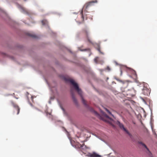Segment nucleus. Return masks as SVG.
Returning <instances> with one entry per match:
<instances>
[{"instance_id":"nucleus-14","label":"nucleus","mask_w":157,"mask_h":157,"mask_svg":"<svg viewBox=\"0 0 157 157\" xmlns=\"http://www.w3.org/2000/svg\"><path fill=\"white\" fill-rule=\"evenodd\" d=\"M106 110L107 112L110 115H111L113 117V116L112 114L109 111V110L107 109H105Z\"/></svg>"},{"instance_id":"nucleus-6","label":"nucleus","mask_w":157,"mask_h":157,"mask_svg":"<svg viewBox=\"0 0 157 157\" xmlns=\"http://www.w3.org/2000/svg\"><path fill=\"white\" fill-rule=\"evenodd\" d=\"M150 91L149 89L146 87H144L142 89V93L146 95H148L150 93Z\"/></svg>"},{"instance_id":"nucleus-11","label":"nucleus","mask_w":157,"mask_h":157,"mask_svg":"<svg viewBox=\"0 0 157 157\" xmlns=\"http://www.w3.org/2000/svg\"><path fill=\"white\" fill-rule=\"evenodd\" d=\"M139 144H140L142 145L144 147L147 149V150L148 151H149V152H150V151L148 149V148L147 147V146H146V145L145 144H144V143H143L141 142H139Z\"/></svg>"},{"instance_id":"nucleus-7","label":"nucleus","mask_w":157,"mask_h":157,"mask_svg":"<svg viewBox=\"0 0 157 157\" xmlns=\"http://www.w3.org/2000/svg\"><path fill=\"white\" fill-rule=\"evenodd\" d=\"M118 125L120 127L121 129L123 130L125 132L127 133L130 135V134L128 130L124 127L123 125L121 124L120 122H118Z\"/></svg>"},{"instance_id":"nucleus-18","label":"nucleus","mask_w":157,"mask_h":157,"mask_svg":"<svg viewBox=\"0 0 157 157\" xmlns=\"http://www.w3.org/2000/svg\"><path fill=\"white\" fill-rule=\"evenodd\" d=\"M116 79L117 80V81H120V82H121V80H120L119 79H117V78Z\"/></svg>"},{"instance_id":"nucleus-20","label":"nucleus","mask_w":157,"mask_h":157,"mask_svg":"<svg viewBox=\"0 0 157 157\" xmlns=\"http://www.w3.org/2000/svg\"><path fill=\"white\" fill-rule=\"evenodd\" d=\"M106 117L108 118H109V117L107 115H106Z\"/></svg>"},{"instance_id":"nucleus-5","label":"nucleus","mask_w":157,"mask_h":157,"mask_svg":"<svg viewBox=\"0 0 157 157\" xmlns=\"http://www.w3.org/2000/svg\"><path fill=\"white\" fill-rule=\"evenodd\" d=\"M87 156L89 157H102L101 155L98 154L95 152H93L92 153H89Z\"/></svg>"},{"instance_id":"nucleus-1","label":"nucleus","mask_w":157,"mask_h":157,"mask_svg":"<svg viewBox=\"0 0 157 157\" xmlns=\"http://www.w3.org/2000/svg\"><path fill=\"white\" fill-rule=\"evenodd\" d=\"M65 80L69 82L72 85L74 86L75 90L77 92L78 94L80 95L81 97L82 101L84 104L85 105H86L85 100L83 99L82 97V92L81 90L79 88L78 84L76 83L74 81L70 78H65Z\"/></svg>"},{"instance_id":"nucleus-17","label":"nucleus","mask_w":157,"mask_h":157,"mask_svg":"<svg viewBox=\"0 0 157 157\" xmlns=\"http://www.w3.org/2000/svg\"><path fill=\"white\" fill-rule=\"evenodd\" d=\"M106 69L108 70L109 71H110V70L109 67H108V66L106 68Z\"/></svg>"},{"instance_id":"nucleus-2","label":"nucleus","mask_w":157,"mask_h":157,"mask_svg":"<svg viewBox=\"0 0 157 157\" xmlns=\"http://www.w3.org/2000/svg\"><path fill=\"white\" fill-rule=\"evenodd\" d=\"M97 0H94L92 1H91L87 3H86L83 7V9L82 10V11L80 12V14L81 16V20L79 21V23H81L83 22L84 18V16L83 14V9L84 8H85L86 9H87L90 7L93 6V5L94 3H97Z\"/></svg>"},{"instance_id":"nucleus-3","label":"nucleus","mask_w":157,"mask_h":157,"mask_svg":"<svg viewBox=\"0 0 157 157\" xmlns=\"http://www.w3.org/2000/svg\"><path fill=\"white\" fill-rule=\"evenodd\" d=\"M83 33L84 35L86 36V37L88 41L90 43H92V41L90 39V38L89 36V32L86 29H84L83 30Z\"/></svg>"},{"instance_id":"nucleus-9","label":"nucleus","mask_w":157,"mask_h":157,"mask_svg":"<svg viewBox=\"0 0 157 157\" xmlns=\"http://www.w3.org/2000/svg\"><path fill=\"white\" fill-rule=\"evenodd\" d=\"M71 94L72 98L73 100V101L75 103H76L77 102V100L75 98L74 94V93H73V91L72 90H71Z\"/></svg>"},{"instance_id":"nucleus-21","label":"nucleus","mask_w":157,"mask_h":157,"mask_svg":"<svg viewBox=\"0 0 157 157\" xmlns=\"http://www.w3.org/2000/svg\"><path fill=\"white\" fill-rule=\"evenodd\" d=\"M61 108H62V110H63V111L64 110V109L63 107H61Z\"/></svg>"},{"instance_id":"nucleus-24","label":"nucleus","mask_w":157,"mask_h":157,"mask_svg":"<svg viewBox=\"0 0 157 157\" xmlns=\"http://www.w3.org/2000/svg\"><path fill=\"white\" fill-rule=\"evenodd\" d=\"M25 1H26L27 0H24Z\"/></svg>"},{"instance_id":"nucleus-19","label":"nucleus","mask_w":157,"mask_h":157,"mask_svg":"<svg viewBox=\"0 0 157 157\" xmlns=\"http://www.w3.org/2000/svg\"><path fill=\"white\" fill-rule=\"evenodd\" d=\"M122 75V71L121 70V75Z\"/></svg>"},{"instance_id":"nucleus-10","label":"nucleus","mask_w":157,"mask_h":157,"mask_svg":"<svg viewBox=\"0 0 157 157\" xmlns=\"http://www.w3.org/2000/svg\"><path fill=\"white\" fill-rule=\"evenodd\" d=\"M84 145V144H83L82 145H81L79 143H76L75 144V147L76 148H80L83 147V145Z\"/></svg>"},{"instance_id":"nucleus-4","label":"nucleus","mask_w":157,"mask_h":157,"mask_svg":"<svg viewBox=\"0 0 157 157\" xmlns=\"http://www.w3.org/2000/svg\"><path fill=\"white\" fill-rule=\"evenodd\" d=\"M10 102L12 105L17 109V114H18L20 112V108L13 101H10Z\"/></svg>"},{"instance_id":"nucleus-12","label":"nucleus","mask_w":157,"mask_h":157,"mask_svg":"<svg viewBox=\"0 0 157 157\" xmlns=\"http://www.w3.org/2000/svg\"><path fill=\"white\" fill-rule=\"evenodd\" d=\"M27 35L33 37V38H37V36L36 35H35V34H32V33H27Z\"/></svg>"},{"instance_id":"nucleus-15","label":"nucleus","mask_w":157,"mask_h":157,"mask_svg":"<svg viewBox=\"0 0 157 157\" xmlns=\"http://www.w3.org/2000/svg\"><path fill=\"white\" fill-rule=\"evenodd\" d=\"M91 110L92 112H94L95 114L97 115H98V113L96 112L93 109H91Z\"/></svg>"},{"instance_id":"nucleus-22","label":"nucleus","mask_w":157,"mask_h":157,"mask_svg":"<svg viewBox=\"0 0 157 157\" xmlns=\"http://www.w3.org/2000/svg\"><path fill=\"white\" fill-rule=\"evenodd\" d=\"M98 50L99 51V52H100V49H98Z\"/></svg>"},{"instance_id":"nucleus-16","label":"nucleus","mask_w":157,"mask_h":157,"mask_svg":"<svg viewBox=\"0 0 157 157\" xmlns=\"http://www.w3.org/2000/svg\"><path fill=\"white\" fill-rule=\"evenodd\" d=\"M98 57H96L94 59V61L95 63H97L98 62Z\"/></svg>"},{"instance_id":"nucleus-23","label":"nucleus","mask_w":157,"mask_h":157,"mask_svg":"<svg viewBox=\"0 0 157 157\" xmlns=\"http://www.w3.org/2000/svg\"><path fill=\"white\" fill-rule=\"evenodd\" d=\"M16 99H18V98H17L16 97H15Z\"/></svg>"},{"instance_id":"nucleus-8","label":"nucleus","mask_w":157,"mask_h":157,"mask_svg":"<svg viewBox=\"0 0 157 157\" xmlns=\"http://www.w3.org/2000/svg\"><path fill=\"white\" fill-rule=\"evenodd\" d=\"M19 7L21 9V11L22 13L27 14H29V11L27 10L21 6H20Z\"/></svg>"},{"instance_id":"nucleus-13","label":"nucleus","mask_w":157,"mask_h":157,"mask_svg":"<svg viewBox=\"0 0 157 157\" xmlns=\"http://www.w3.org/2000/svg\"><path fill=\"white\" fill-rule=\"evenodd\" d=\"M43 25H45L47 24L48 22L47 21L45 20H43L41 21Z\"/></svg>"}]
</instances>
